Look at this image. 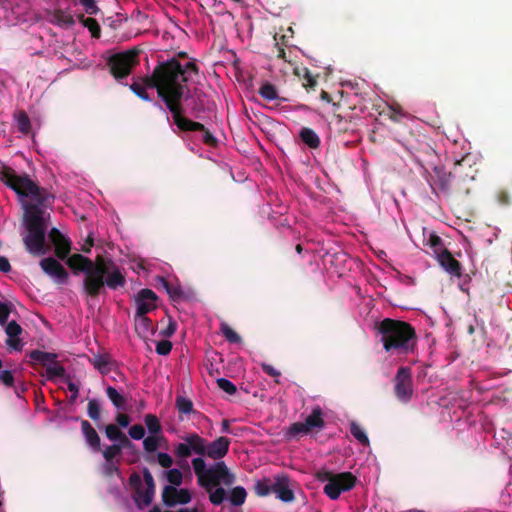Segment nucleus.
<instances>
[{"label": "nucleus", "instance_id": "33", "mask_svg": "<svg viewBox=\"0 0 512 512\" xmlns=\"http://www.w3.org/2000/svg\"><path fill=\"white\" fill-rule=\"evenodd\" d=\"M259 94L261 97L268 101L279 99L278 91L275 85L269 82L262 84V86L259 88Z\"/></svg>", "mask_w": 512, "mask_h": 512}, {"label": "nucleus", "instance_id": "59", "mask_svg": "<svg viewBox=\"0 0 512 512\" xmlns=\"http://www.w3.org/2000/svg\"><path fill=\"white\" fill-rule=\"evenodd\" d=\"M119 473H120V471H119L118 465H116L113 461L106 462L105 474L107 476H112L114 474H119Z\"/></svg>", "mask_w": 512, "mask_h": 512}, {"label": "nucleus", "instance_id": "38", "mask_svg": "<svg viewBox=\"0 0 512 512\" xmlns=\"http://www.w3.org/2000/svg\"><path fill=\"white\" fill-rule=\"evenodd\" d=\"M87 414L90 419L97 422L101 418V406L98 400L90 399L87 405Z\"/></svg>", "mask_w": 512, "mask_h": 512}, {"label": "nucleus", "instance_id": "40", "mask_svg": "<svg viewBox=\"0 0 512 512\" xmlns=\"http://www.w3.org/2000/svg\"><path fill=\"white\" fill-rule=\"evenodd\" d=\"M427 245L433 250L436 257H438L441 250H447L443 245L442 239L436 234H430Z\"/></svg>", "mask_w": 512, "mask_h": 512}, {"label": "nucleus", "instance_id": "24", "mask_svg": "<svg viewBox=\"0 0 512 512\" xmlns=\"http://www.w3.org/2000/svg\"><path fill=\"white\" fill-rule=\"evenodd\" d=\"M28 357L36 364H39L45 368H47L50 364L55 362L58 358L56 353L45 352L41 350H32L28 353Z\"/></svg>", "mask_w": 512, "mask_h": 512}, {"label": "nucleus", "instance_id": "31", "mask_svg": "<svg viewBox=\"0 0 512 512\" xmlns=\"http://www.w3.org/2000/svg\"><path fill=\"white\" fill-rule=\"evenodd\" d=\"M64 375L65 368L60 364L59 361H57V359L46 368V377L50 381H54L59 377H64Z\"/></svg>", "mask_w": 512, "mask_h": 512}, {"label": "nucleus", "instance_id": "17", "mask_svg": "<svg viewBox=\"0 0 512 512\" xmlns=\"http://www.w3.org/2000/svg\"><path fill=\"white\" fill-rule=\"evenodd\" d=\"M330 134L338 137L355 131L354 124L350 118L342 117L340 114H333L328 122Z\"/></svg>", "mask_w": 512, "mask_h": 512}, {"label": "nucleus", "instance_id": "27", "mask_svg": "<svg viewBox=\"0 0 512 512\" xmlns=\"http://www.w3.org/2000/svg\"><path fill=\"white\" fill-rule=\"evenodd\" d=\"M14 120L19 132L28 135L31 132V121L24 110L17 111L14 114Z\"/></svg>", "mask_w": 512, "mask_h": 512}, {"label": "nucleus", "instance_id": "28", "mask_svg": "<svg viewBox=\"0 0 512 512\" xmlns=\"http://www.w3.org/2000/svg\"><path fill=\"white\" fill-rule=\"evenodd\" d=\"M107 397L118 410H126V399L116 388L108 386L105 390Z\"/></svg>", "mask_w": 512, "mask_h": 512}, {"label": "nucleus", "instance_id": "30", "mask_svg": "<svg viewBox=\"0 0 512 512\" xmlns=\"http://www.w3.org/2000/svg\"><path fill=\"white\" fill-rule=\"evenodd\" d=\"M79 20L91 32L92 37L100 38L101 29L96 19L92 17L86 18L84 15H81Z\"/></svg>", "mask_w": 512, "mask_h": 512}, {"label": "nucleus", "instance_id": "11", "mask_svg": "<svg viewBox=\"0 0 512 512\" xmlns=\"http://www.w3.org/2000/svg\"><path fill=\"white\" fill-rule=\"evenodd\" d=\"M138 56L139 50L130 49L111 55L107 58L106 64L112 76L120 80L129 76L139 64Z\"/></svg>", "mask_w": 512, "mask_h": 512}, {"label": "nucleus", "instance_id": "23", "mask_svg": "<svg viewBox=\"0 0 512 512\" xmlns=\"http://www.w3.org/2000/svg\"><path fill=\"white\" fill-rule=\"evenodd\" d=\"M135 331L142 339H147L150 335L155 333V327L152 321L145 315L134 316Z\"/></svg>", "mask_w": 512, "mask_h": 512}, {"label": "nucleus", "instance_id": "48", "mask_svg": "<svg viewBox=\"0 0 512 512\" xmlns=\"http://www.w3.org/2000/svg\"><path fill=\"white\" fill-rule=\"evenodd\" d=\"M12 311V305L9 302L0 301V325L4 326L7 324L9 315Z\"/></svg>", "mask_w": 512, "mask_h": 512}, {"label": "nucleus", "instance_id": "16", "mask_svg": "<svg viewBox=\"0 0 512 512\" xmlns=\"http://www.w3.org/2000/svg\"><path fill=\"white\" fill-rule=\"evenodd\" d=\"M182 119H184L188 123L179 124V122L178 123L174 122V124L177 126V128L179 130L184 131V132H191V131L202 132L203 143L206 145H209V146H216L217 139L213 136V134L207 128H205V126L202 123L192 121L189 118L185 117L183 114H182Z\"/></svg>", "mask_w": 512, "mask_h": 512}, {"label": "nucleus", "instance_id": "8", "mask_svg": "<svg viewBox=\"0 0 512 512\" xmlns=\"http://www.w3.org/2000/svg\"><path fill=\"white\" fill-rule=\"evenodd\" d=\"M296 482L284 473L276 474L273 478H263L254 485V491L259 497H266L271 493L285 503H291L295 499L294 487Z\"/></svg>", "mask_w": 512, "mask_h": 512}, {"label": "nucleus", "instance_id": "60", "mask_svg": "<svg viewBox=\"0 0 512 512\" xmlns=\"http://www.w3.org/2000/svg\"><path fill=\"white\" fill-rule=\"evenodd\" d=\"M130 417L125 413H119L116 416V422L120 427L126 428L130 424Z\"/></svg>", "mask_w": 512, "mask_h": 512}, {"label": "nucleus", "instance_id": "36", "mask_svg": "<svg viewBox=\"0 0 512 512\" xmlns=\"http://www.w3.org/2000/svg\"><path fill=\"white\" fill-rule=\"evenodd\" d=\"M140 83L145 87V89L155 88L157 90V94L159 95L160 80L159 75L157 74V66L154 68L151 75L141 78Z\"/></svg>", "mask_w": 512, "mask_h": 512}, {"label": "nucleus", "instance_id": "6", "mask_svg": "<svg viewBox=\"0 0 512 512\" xmlns=\"http://www.w3.org/2000/svg\"><path fill=\"white\" fill-rule=\"evenodd\" d=\"M192 467L197 477V482L205 491H210L220 484L230 486L233 484L235 477L229 472L224 461L214 462L213 465L207 467L202 457L192 460Z\"/></svg>", "mask_w": 512, "mask_h": 512}, {"label": "nucleus", "instance_id": "18", "mask_svg": "<svg viewBox=\"0 0 512 512\" xmlns=\"http://www.w3.org/2000/svg\"><path fill=\"white\" fill-rule=\"evenodd\" d=\"M49 239L55 246L56 256L61 260L66 259L71 250L70 241L57 228L50 230Z\"/></svg>", "mask_w": 512, "mask_h": 512}, {"label": "nucleus", "instance_id": "61", "mask_svg": "<svg viewBox=\"0 0 512 512\" xmlns=\"http://www.w3.org/2000/svg\"><path fill=\"white\" fill-rule=\"evenodd\" d=\"M10 270H11V265H10L9 260L6 257L1 256L0 257V271L3 273H7Z\"/></svg>", "mask_w": 512, "mask_h": 512}, {"label": "nucleus", "instance_id": "42", "mask_svg": "<svg viewBox=\"0 0 512 512\" xmlns=\"http://www.w3.org/2000/svg\"><path fill=\"white\" fill-rule=\"evenodd\" d=\"M167 481L172 486H179L182 484L183 475L179 469L173 468L165 472Z\"/></svg>", "mask_w": 512, "mask_h": 512}, {"label": "nucleus", "instance_id": "12", "mask_svg": "<svg viewBox=\"0 0 512 512\" xmlns=\"http://www.w3.org/2000/svg\"><path fill=\"white\" fill-rule=\"evenodd\" d=\"M325 426V421L323 419V411L317 406L315 407L311 414L306 417L304 422H295L290 425L287 436L295 437L299 434H309L313 430H321Z\"/></svg>", "mask_w": 512, "mask_h": 512}, {"label": "nucleus", "instance_id": "2", "mask_svg": "<svg viewBox=\"0 0 512 512\" xmlns=\"http://www.w3.org/2000/svg\"><path fill=\"white\" fill-rule=\"evenodd\" d=\"M66 264L75 274L84 272L83 291L91 298H97L105 292L122 288L126 284L125 276L119 266L111 259L98 255L94 261L76 253L66 258Z\"/></svg>", "mask_w": 512, "mask_h": 512}, {"label": "nucleus", "instance_id": "51", "mask_svg": "<svg viewBox=\"0 0 512 512\" xmlns=\"http://www.w3.org/2000/svg\"><path fill=\"white\" fill-rule=\"evenodd\" d=\"M128 433L132 439L140 440V439L144 438V436H145V429L142 425L135 424L132 427H130Z\"/></svg>", "mask_w": 512, "mask_h": 512}, {"label": "nucleus", "instance_id": "52", "mask_svg": "<svg viewBox=\"0 0 512 512\" xmlns=\"http://www.w3.org/2000/svg\"><path fill=\"white\" fill-rule=\"evenodd\" d=\"M157 462L163 468H170L173 464V459L169 454L165 452H159L157 454Z\"/></svg>", "mask_w": 512, "mask_h": 512}, {"label": "nucleus", "instance_id": "25", "mask_svg": "<svg viewBox=\"0 0 512 512\" xmlns=\"http://www.w3.org/2000/svg\"><path fill=\"white\" fill-rule=\"evenodd\" d=\"M299 137L302 142L311 149H317L320 147V138L311 128L303 127L299 132Z\"/></svg>", "mask_w": 512, "mask_h": 512}, {"label": "nucleus", "instance_id": "57", "mask_svg": "<svg viewBox=\"0 0 512 512\" xmlns=\"http://www.w3.org/2000/svg\"><path fill=\"white\" fill-rule=\"evenodd\" d=\"M177 329V324L172 319L169 320L168 326L160 332V334L164 337H171Z\"/></svg>", "mask_w": 512, "mask_h": 512}, {"label": "nucleus", "instance_id": "3", "mask_svg": "<svg viewBox=\"0 0 512 512\" xmlns=\"http://www.w3.org/2000/svg\"><path fill=\"white\" fill-rule=\"evenodd\" d=\"M156 66L160 80L159 98L171 112L173 122L188 123L182 119L181 101L185 92L189 91L186 83L190 81L192 75L199 74L198 65L195 60L182 65L177 58L173 57L167 61L159 62Z\"/></svg>", "mask_w": 512, "mask_h": 512}, {"label": "nucleus", "instance_id": "15", "mask_svg": "<svg viewBox=\"0 0 512 512\" xmlns=\"http://www.w3.org/2000/svg\"><path fill=\"white\" fill-rule=\"evenodd\" d=\"M162 501L167 507L187 504L191 501V494L187 489H177L172 485H167L162 491Z\"/></svg>", "mask_w": 512, "mask_h": 512}, {"label": "nucleus", "instance_id": "49", "mask_svg": "<svg viewBox=\"0 0 512 512\" xmlns=\"http://www.w3.org/2000/svg\"><path fill=\"white\" fill-rule=\"evenodd\" d=\"M83 6L85 12L90 15H95L99 12V8L96 4V0H78Z\"/></svg>", "mask_w": 512, "mask_h": 512}, {"label": "nucleus", "instance_id": "55", "mask_svg": "<svg viewBox=\"0 0 512 512\" xmlns=\"http://www.w3.org/2000/svg\"><path fill=\"white\" fill-rule=\"evenodd\" d=\"M0 381L8 386L11 387L14 384V376L10 370H3L0 372Z\"/></svg>", "mask_w": 512, "mask_h": 512}, {"label": "nucleus", "instance_id": "29", "mask_svg": "<svg viewBox=\"0 0 512 512\" xmlns=\"http://www.w3.org/2000/svg\"><path fill=\"white\" fill-rule=\"evenodd\" d=\"M145 425L151 435L161 433L162 426L158 417L154 414H146L144 417Z\"/></svg>", "mask_w": 512, "mask_h": 512}, {"label": "nucleus", "instance_id": "22", "mask_svg": "<svg viewBox=\"0 0 512 512\" xmlns=\"http://www.w3.org/2000/svg\"><path fill=\"white\" fill-rule=\"evenodd\" d=\"M81 431H82V434H83L88 446L94 452H100L101 451L100 437H99L97 431L94 429V427L91 425V423L89 421H87V420L81 421Z\"/></svg>", "mask_w": 512, "mask_h": 512}, {"label": "nucleus", "instance_id": "50", "mask_svg": "<svg viewBox=\"0 0 512 512\" xmlns=\"http://www.w3.org/2000/svg\"><path fill=\"white\" fill-rule=\"evenodd\" d=\"M172 350V343L169 340H161L156 345V352L159 355L166 356Z\"/></svg>", "mask_w": 512, "mask_h": 512}, {"label": "nucleus", "instance_id": "39", "mask_svg": "<svg viewBox=\"0 0 512 512\" xmlns=\"http://www.w3.org/2000/svg\"><path fill=\"white\" fill-rule=\"evenodd\" d=\"M209 493V500L213 505H220L224 501L226 497V492L224 488L222 487H215L214 489H211L210 491H206Z\"/></svg>", "mask_w": 512, "mask_h": 512}, {"label": "nucleus", "instance_id": "43", "mask_svg": "<svg viewBox=\"0 0 512 512\" xmlns=\"http://www.w3.org/2000/svg\"><path fill=\"white\" fill-rule=\"evenodd\" d=\"M130 90L144 101H151L150 95L147 93L145 87L139 82L134 81L130 85Z\"/></svg>", "mask_w": 512, "mask_h": 512}, {"label": "nucleus", "instance_id": "58", "mask_svg": "<svg viewBox=\"0 0 512 512\" xmlns=\"http://www.w3.org/2000/svg\"><path fill=\"white\" fill-rule=\"evenodd\" d=\"M304 80H305V82L303 83V86L307 89L308 88L313 89L317 85L316 78L312 74H310L309 71H306Z\"/></svg>", "mask_w": 512, "mask_h": 512}, {"label": "nucleus", "instance_id": "35", "mask_svg": "<svg viewBox=\"0 0 512 512\" xmlns=\"http://www.w3.org/2000/svg\"><path fill=\"white\" fill-rule=\"evenodd\" d=\"M175 405L179 413L187 415L194 412L193 402L184 396L178 395L175 400Z\"/></svg>", "mask_w": 512, "mask_h": 512}, {"label": "nucleus", "instance_id": "53", "mask_svg": "<svg viewBox=\"0 0 512 512\" xmlns=\"http://www.w3.org/2000/svg\"><path fill=\"white\" fill-rule=\"evenodd\" d=\"M66 383H67V388L71 394V396L69 398V402L74 403L77 400L78 395H79V387L76 383L71 381L69 378L66 380Z\"/></svg>", "mask_w": 512, "mask_h": 512}, {"label": "nucleus", "instance_id": "37", "mask_svg": "<svg viewBox=\"0 0 512 512\" xmlns=\"http://www.w3.org/2000/svg\"><path fill=\"white\" fill-rule=\"evenodd\" d=\"M91 363L93 366L103 375H106L110 371V361L108 357L102 356V355H96L91 360Z\"/></svg>", "mask_w": 512, "mask_h": 512}, {"label": "nucleus", "instance_id": "34", "mask_svg": "<svg viewBox=\"0 0 512 512\" xmlns=\"http://www.w3.org/2000/svg\"><path fill=\"white\" fill-rule=\"evenodd\" d=\"M246 496V490L241 486H237L231 490L229 500L233 506H241L245 502Z\"/></svg>", "mask_w": 512, "mask_h": 512}, {"label": "nucleus", "instance_id": "21", "mask_svg": "<svg viewBox=\"0 0 512 512\" xmlns=\"http://www.w3.org/2000/svg\"><path fill=\"white\" fill-rule=\"evenodd\" d=\"M5 325V332L8 336L6 344L13 350H22L23 344L21 339L19 338V335L22 333V327L14 320Z\"/></svg>", "mask_w": 512, "mask_h": 512}, {"label": "nucleus", "instance_id": "20", "mask_svg": "<svg viewBox=\"0 0 512 512\" xmlns=\"http://www.w3.org/2000/svg\"><path fill=\"white\" fill-rule=\"evenodd\" d=\"M436 258L441 267L449 274L456 277H460L462 275L461 263L453 257L449 250H441Z\"/></svg>", "mask_w": 512, "mask_h": 512}, {"label": "nucleus", "instance_id": "64", "mask_svg": "<svg viewBox=\"0 0 512 512\" xmlns=\"http://www.w3.org/2000/svg\"><path fill=\"white\" fill-rule=\"evenodd\" d=\"M221 432L222 433H232L230 429V421L227 419H224L221 423Z\"/></svg>", "mask_w": 512, "mask_h": 512}, {"label": "nucleus", "instance_id": "1", "mask_svg": "<svg viewBox=\"0 0 512 512\" xmlns=\"http://www.w3.org/2000/svg\"><path fill=\"white\" fill-rule=\"evenodd\" d=\"M0 181L12 189L22 202L23 221L27 230V234L23 236V243L27 252L34 256L45 255L48 247L43 207L53 202L54 195L34 182L28 174H17L8 166L0 170Z\"/></svg>", "mask_w": 512, "mask_h": 512}, {"label": "nucleus", "instance_id": "54", "mask_svg": "<svg viewBox=\"0 0 512 512\" xmlns=\"http://www.w3.org/2000/svg\"><path fill=\"white\" fill-rule=\"evenodd\" d=\"M261 368L262 370L269 376L271 377H274V378H278L281 376V372L277 369H275L272 365L270 364H266V363H263L261 365ZM275 382L276 383H280L278 379H275Z\"/></svg>", "mask_w": 512, "mask_h": 512}, {"label": "nucleus", "instance_id": "62", "mask_svg": "<svg viewBox=\"0 0 512 512\" xmlns=\"http://www.w3.org/2000/svg\"><path fill=\"white\" fill-rule=\"evenodd\" d=\"M117 441L119 443H117L116 445H121V449L122 448H130L133 446L132 442L129 440V438L124 433L122 434L121 437H119V439Z\"/></svg>", "mask_w": 512, "mask_h": 512}, {"label": "nucleus", "instance_id": "7", "mask_svg": "<svg viewBox=\"0 0 512 512\" xmlns=\"http://www.w3.org/2000/svg\"><path fill=\"white\" fill-rule=\"evenodd\" d=\"M428 183L432 193L445 197H462L469 194L470 191L464 179L456 177L455 173L446 171L442 166L433 168Z\"/></svg>", "mask_w": 512, "mask_h": 512}, {"label": "nucleus", "instance_id": "14", "mask_svg": "<svg viewBox=\"0 0 512 512\" xmlns=\"http://www.w3.org/2000/svg\"><path fill=\"white\" fill-rule=\"evenodd\" d=\"M157 295L154 291L148 288L141 289L136 297H135V303H136V314L138 316H145L150 311L157 308Z\"/></svg>", "mask_w": 512, "mask_h": 512}, {"label": "nucleus", "instance_id": "41", "mask_svg": "<svg viewBox=\"0 0 512 512\" xmlns=\"http://www.w3.org/2000/svg\"><path fill=\"white\" fill-rule=\"evenodd\" d=\"M221 332L228 342L234 344L241 342L239 334L236 333L227 323L221 324Z\"/></svg>", "mask_w": 512, "mask_h": 512}, {"label": "nucleus", "instance_id": "46", "mask_svg": "<svg viewBox=\"0 0 512 512\" xmlns=\"http://www.w3.org/2000/svg\"><path fill=\"white\" fill-rule=\"evenodd\" d=\"M144 450L148 453L155 452L159 447V437L150 435L143 440Z\"/></svg>", "mask_w": 512, "mask_h": 512}, {"label": "nucleus", "instance_id": "47", "mask_svg": "<svg viewBox=\"0 0 512 512\" xmlns=\"http://www.w3.org/2000/svg\"><path fill=\"white\" fill-rule=\"evenodd\" d=\"M106 437L111 441H117L122 436L123 432L115 424H108L105 427Z\"/></svg>", "mask_w": 512, "mask_h": 512}, {"label": "nucleus", "instance_id": "26", "mask_svg": "<svg viewBox=\"0 0 512 512\" xmlns=\"http://www.w3.org/2000/svg\"><path fill=\"white\" fill-rule=\"evenodd\" d=\"M52 22L63 28H69L75 24L73 15L62 9H56L53 12Z\"/></svg>", "mask_w": 512, "mask_h": 512}, {"label": "nucleus", "instance_id": "32", "mask_svg": "<svg viewBox=\"0 0 512 512\" xmlns=\"http://www.w3.org/2000/svg\"><path fill=\"white\" fill-rule=\"evenodd\" d=\"M351 435L358 440L362 445L369 446V438L364 429L356 422L350 424Z\"/></svg>", "mask_w": 512, "mask_h": 512}, {"label": "nucleus", "instance_id": "9", "mask_svg": "<svg viewBox=\"0 0 512 512\" xmlns=\"http://www.w3.org/2000/svg\"><path fill=\"white\" fill-rule=\"evenodd\" d=\"M142 475L143 478L137 472H132L128 480L133 490L132 498L139 509L152 504L156 491L155 481L150 470L144 467Z\"/></svg>", "mask_w": 512, "mask_h": 512}, {"label": "nucleus", "instance_id": "45", "mask_svg": "<svg viewBox=\"0 0 512 512\" xmlns=\"http://www.w3.org/2000/svg\"><path fill=\"white\" fill-rule=\"evenodd\" d=\"M216 383L221 390L229 395H234L237 392V387L235 384L226 378H218Z\"/></svg>", "mask_w": 512, "mask_h": 512}, {"label": "nucleus", "instance_id": "56", "mask_svg": "<svg viewBox=\"0 0 512 512\" xmlns=\"http://www.w3.org/2000/svg\"><path fill=\"white\" fill-rule=\"evenodd\" d=\"M164 286L166 288L167 293L170 295L172 299L180 298L182 295V292L179 288H175L171 286L166 280H163Z\"/></svg>", "mask_w": 512, "mask_h": 512}, {"label": "nucleus", "instance_id": "44", "mask_svg": "<svg viewBox=\"0 0 512 512\" xmlns=\"http://www.w3.org/2000/svg\"><path fill=\"white\" fill-rule=\"evenodd\" d=\"M121 445L112 444L107 446L103 451V457L106 462H111L113 459L121 454Z\"/></svg>", "mask_w": 512, "mask_h": 512}, {"label": "nucleus", "instance_id": "13", "mask_svg": "<svg viewBox=\"0 0 512 512\" xmlns=\"http://www.w3.org/2000/svg\"><path fill=\"white\" fill-rule=\"evenodd\" d=\"M395 394L402 402H408L413 393L412 375L408 367H400L395 376Z\"/></svg>", "mask_w": 512, "mask_h": 512}, {"label": "nucleus", "instance_id": "10", "mask_svg": "<svg viewBox=\"0 0 512 512\" xmlns=\"http://www.w3.org/2000/svg\"><path fill=\"white\" fill-rule=\"evenodd\" d=\"M316 478L320 482H326L323 491L331 500H336L341 493L352 490L357 482L356 476L351 472L334 473L325 469L317 471Z\"/></svg>", "mask_w": 512, "mask_h": 512}, {"label": "nucleus", "instance_id": "4", "mask_svg": "<svg viewBox=\"0 0 512 512\" xmlns=\"http://www.w3.org/2000/svg\"><path fill=\"white\" fill-rule=\"evenodd\" d=\"M377 330L386 352L409 354L416 348L418 337L414 327L408 322L385 318L377 325Z\"/></svg>", "mask_w": 512, "mask_h": 512}, {"label": "nucleus", "instance_id": "19", "mask_svg": "<svg viewBox=\"0 0 512 512\" xmlns=\"http://www.w3.org/2000/svg\"><path fill=\"white\" fill-rule=\"evenodd\" d=\"M42 270L49 276L57 278L58 282L63 283L68 278V272L60 262L52 257L44 258L40 261Z\"/></svg>", "mask_w": 512, "mask_h": 512}, {"label": "nucleus", "instance_id": "5", "mask_svg": "<svg viewBox=\"0 0 512 512\" xmlns=\"http://www.w3.org/2000/svg\"><path fill=\"white\" fill-rule=\"evenodd\" d=\"M182 443L175 446L174 454L176 457L186 459L195 453L200 456H206L215 462L224 458L231 444V440L227 437L220 436L212 442H207L197 433H189L183 437Z\"/></svg>", "mask_w": 512, "mask_h": 512}, {"label": "nucleus", "instance_id": "63", "mask_svg": "<svg viewBox=\"0 0 512 512\" xmlns=\"http://www.w3.org/2000/svg\"><path fill=\"white\" fill-rule=\"evenodd\" d=\"M207 5H214L216 7V13L223 14L225 12V6L221 2H217V0H206Z\"/></svg>", "mask_w": 512, "mask_h": 512}]
</instances>
